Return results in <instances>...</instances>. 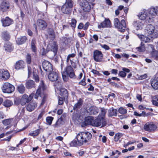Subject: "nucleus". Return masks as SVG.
I'll return each instance as SVG.
<instances>
[{"label":"nucleus","mask_w":158,"mask_h":158,"mask_svg":"<svg viewBox=\"0 0 158 158\" xmlns=\"http://www.w3.org/2000/svg\"><path fill=\"white\" fill-rule=\"evenodd\" d=\"M69 60H70V62H71V65L73 67H74L75 66H76L75 65V63L74 62H73L71 60V59H70V58H68V57H67V60H66L67 62V63H68L69 62Z\"/></svg>","instance_id":"61"},{"label":"nucleus","mask_w":158,"mask_h":158,"mask_svg":"<svg viewBox=\"0 0 158 158\" xmlns=\"http://www.w3.org/2000/svg\"><path fill=\"white\" fill-rule=\"evenodd\" d=\"M53 119V118L52 117L48 116L46 118L47 124L50 125L52 123Z\"/></svg>","instance_id":"39"},{"label":"nucleus","mask_w":158,"mask_h":158,"mask_svg":"<svg viewBox=\"0 0 158 158\" xmlns=\"http://www.w3.org/2000/svg\"><path fill=\"white\" fill-rule=\"evenodd\" d=\"M111 26L110 22L108 19H105V20L100 23V25H98V28L110 27Z\"/></svg>","instance_id":"18"},{"label":"nucleus","mask_w":158,"mask_h":158,"mask_svg":"<svg viewBox=\"0 0 158 158\" xmlns=\"http://www.w3.org/2000/svg\"><path fill=\"white\" fill-rule=\"evenodd\" d=\"M70 145L72 146H80L79 145L78 143V141L76 142V140H73L70 143Z\"/></svg>","instance_id":"52"},{"label":"nucleus","mask_w":158,"mask_h":158,"mask_svg":"<svg viewBox=\"0 0 158 158\" xmlns=\"http://www.w3.org/2000/svg\"><path fill=\"white\" fill-rule=\"evenodd\" d=\"M93 57L94 60L97 62L102 61L103 55L102 52L98 50H95L94 52Z\"/></svg>","instance_id":"8"},{"label":"nucleus","mask_w":158,"mask_h":158,"mask_svg":"<svg viewBox=\"0 0 158 158\" xmlns=\"http://www.w3.org/2000/svg\"><path fill=\"white\" fill-rule=\"evenodd\" d=\"M101 116H100L103 117V118H104V116H105L106 112V110L104 108H101Z\"/></svg>","instance_id":"51"},{"label":"nucleus","mask_w":158,"mask_h":158,"mask_svg":"<svg viewBox=\"0 0 158 158\" xmlns=\"http://www.w3.org/2000/svg\"><path fill=\"white\" fill-rule=\"evenodd\" d=\"M123 135V134L121 133H118L115 134L114 137V141H118L119 139Z\"/></svg>","instance_id":"42"},{"label":"nucleus","mask_w":158,"mask_h":158,"mask_svg":"<svg viewBox=\"0 0 158 158\" xmlns=\"http://www.w3.org/2000/svg\"><path fill=\"white\" fill-rule=\"evenodd\" d=\"M157 128V126L152 122L147 123L144 126V130L149 132H154Z\"/></svg>","instance_id":"7"},{"label":"nucleus","mask_w":158,"mask_h":158,"mask_svg":"<svg viewBox=\"0 0 158 158\" xmlns=\"http://www.w3.org/2000/svg\"><path fill=\"white\" fill-rule=\"evenodd\" d=\"M17 90L19 93L20 94H23L25 90V88L23 84L17 86Z\"/></svg>","instance_id":"34"},{"label":"nucleus","mask_w":158,"mask_h":158,"mask_svg":"<svg viewBox=\"0 0 158 158\" xmlns=\"http://www.w3.org/2000/svg\"><path fill=\"white\" fill-rule=\"evenodd\" d=\"M134 25L137 30L142 29L143 27V25L141 22H136L134 24Z\"/></svg>","instance_id":"33"},{"label":"nucleus","mask_w":158,"mask_h":158,"mask_svg":"<svg viewBox=\"0 0 158 158\" xmlns=\"http://www.w3.org/2000/svg\"><path fill=\"white\" fill-rule=\"evenodd\" d=\"M45 89V87L44 86L43 81H40V84L39 88L36 91V93L34 95V98L37 99L39 96H41L42 91H44Z\"/></svg>","instance_id":"9"},{"label":"nucleus","mask_w":158,"mask_h":158,"mask_svg":"<svg viewBox=\"0 0 158 158\" xmlns=\"http://www.w3.org/2000/svg\"><path fill=\"white\" fill-rule=\"evenodd\" d=\"M155 100H152V103L153 105L158 106V95L155 96Z\"/></svg>","instance_id":"48"},{"label":"nucleus","mask_w":158,"mask_h":158,"mask_svg":"<svg viewBox=\"0 0 158 158\" xmlns=\"http://www.w3.org/2000/svg\"><path fill=\"white\" fill-rule=\"evenodd\" d=\"M63 123L64 121L62 118H60L54 125V127L55 128H57L60 126V125L63 124Z\"/></svg>","instance_id":"36"},{"label":"nucleus","mask_w":158,"mask_h":158,"mask_svg":"<svg viewBox=\"0 0 158 158\" xmlns=\"http://www.w3.org/2000/svg\"><path fill=\"white\" fill-rule=\"evenodd\" d=\"M87 110L89 114L91 115L96 114L98 113L99 111L98 108L94 106L88 107Z\"/></svg>","instance_id":"16"},{"label":"nucleus","mask_w":158,"mask_h":158,"mask_svg":"<svg viewBox=\"0 0 158 158\" xmlns=\"http://www.w3.org/2000/svg\"><path fill=\"white\" fill-rule=\"evenodd\" d=\"M27 95L24 94L20 99V104L22 106H24L27 103L29 102L28 99H27Z\"/></svg>","instance_id":"29"},{"label":"nucleus","mask_w":158,"mask_h":158,"mask_svg":"<svg viewBox=\"0 0 158 158\" xmlns=\"http://www.w3.org/2000/svg\"><path fill=\"white\" fill-rule=\"evenodd\" d=\"M24 67V62L23 61H19L17 62L15 66V68L19 69H23Z\"/></svg>","instance_id":"28"},{"label":"nucleus","mask_w":158,"mask_h":158,"mask_svg":"<svg viewBox=\"0 0 158 158\" xmlns=\"http://www.w3.org/2000/svg\"><path fill=\"white\" fill-rule=\"evenodd\" d=\"M11 120L10 119H5L2 121V123L4 125H7L10 123Z\"/></svg>","instance_id":"47"},{"label":"nucleus","mask_w":158,"mask_h":158,"mask_svg":"<svg viewBox=\"0 0 158 158\" xmlns=\"http://www.w3.org/2000/svg\"><path fill=\"white\" fill-rule=\"evenodd\" d=\"M34 95V94L32 93L29 96V97H28V96L27 95V99H28V101L29 102H30L32 99Z\"/></svg>","instance_id":"63"},{"label":"nucleus","mask_w":158,"mask_h":158,"mask_svg":"<svg viewBox=\"0 0 158 158\" xmlns=\"http://www.w3.org/2000/svg\"><path fill=\"white\" fill-rule=\"evenodd\" d=\"M26 61L27 63L28 64H30L31 61V54H27L26 56Z\"/></svg>","instance_id":"44"},{"label":"nucleus","mask_w":158,"mask_h":158,"mask_svg":"<svg viewBox=\"0 0 158 158\" xmlns=\"http://www.w3.org/2000/svg\"><path fill=\"white\" fill-rule=\"evenodd\" d=\"M151 85L152 87L155 89H158V78L155 77L151 80Z\"/></svg>","instance_id":"20"},{"label":"nucleus","mask_w":158,"mask_h":158,"mask_svg":"<svg viewBox=\"0 0 158 158\" xmlns=\"http://www.w3.org/2000/svg\"><path fill=\"white\" fill-rule=\"evenodd\" d=\"M36 42L35 40H32L31 42V48L32 51L34 52H36L37 51V48L35 46Z\"/></svg>","instance_id":"38"},{"label":"nucleus","mask_w":158,"mask_h":158,"mask_svg":"<svg viewBox=\"0 0 158 158\" xmlns=\"http://www.w3.org/2000/svg\"><path fill=\"white\" fill-rule=\"evenodd\" d=\"M62 75L64 80L65 81L68 80L69 77L70 78H76L73 69L70 65L68 66L66 68L64 71L62 73Z\"/></svg>","instance_id":"2"},{"label":"nucleus","mask_w":158,"mask_h":158,"mask_svg":"<svg viewBox=\"0 0 158 158\" xmlns=\"http://www.w3.org/2000/svg\"><path fill=\"white\" fill-rule=\"evenodd\" d=\"M35 86L34 81L32 80H29L26 82V87L27 89L35 88Z\"/></svg>","instance_id":"21"},{"label":"nucleus","mask_w":158,"mask_h":158,"mask_svg":"<svg viewBox=\"0 0 158 158\" xmlns=\"http://www.w3.org/2000/svg\"><path fill=\"white\" fill-rule=\"evenodd\" d=\"M37 106V104L35 102H31L27 106V110L30 112L34 110Z\"/></svg>","instance_id":"22"},{"label":"nucleus","mask_w":158,"mask_h":158,"mask_svg":"<svg viewBox=\"0 0 158 158\" xmlns=\"http://www.w3.org/2000/svg\"><path fill=\"white\" fill-rule=\"evenodd\" d=\"M10 7L9 3L6 1L2 2L0 5V10L5 12Z\"/></svg>","instance_id":"17"},{"label":"nucleus","mask_w":158,"mask_h":158,"mask_svg":"<svg viewBox=\"0 0 158 158\" xmlns=\"http://www.w3.org/2000/svg\"><path fill=\"white\" fill-rule=\"evenodd\" d=\"M155 30V27L152 25L149 24L147 27L146 30L147 33L149 35L152 34Z\"/></svg>","instance_id":"24"},{"label":"nucleus","mask_w":158,"mask_h":158,"mask_svg":"<svg viewBox=\"0 0 158 158\" xmlns=\"http://www.w3.org/2000/svg\"><path fill=\"white\" fill-rule=\"evenodd\" d=\"M140 19L142 20L145 19L147 17V15L145 13H142L138 15Z\"/></svg>","instance_id":"43"},{"label":"nucleus","mask_w":158,"mask_h":158,"mask_svg":"<svg viewBox=\"0 0 158 158\" xmlns=\"http://www.w3.org/2000/svg\"><path fill=\"white\" fill-rule=\"evenodd\" d=\"M93 120V118L92 117L89 116L86 117L85 121L81 123V126L82 127H83L88 125H92Z\"/></svg>","instance_id":"13"},{"label":"nucleus","mask_w":158,"mask_h":158,"mask_svg":"<svg viewBox=\"0 0 158 158\" xmlns=\"http://www.w3.org/2000/svg\"><path fill=\"white\" fill-rule=\"evenodd\" d=\"M120 23L118 18H115L114 20V24L115 27H118V25Z\"/></svg>","instance_id":"49"},{"label":"nucleus","mask_w":158,"mask_h":158,"mask_svg":"<svg viewBox=\"0 0 158 158\" xmlns=\"http://www.w3.org/2000/svg\"><path fill=\"white\" fill-rule=\"evenodd\" d=\"M27 40V37L25 36L17 38L16 42L18 44H21L25 43Z\"/></svg>","instance_id":"30"},{"label":"nucleus","mask_w":158,"mask_h":158,"mask_svg":"<svg viewBox=\"0 0 158 158\" xmlns=\"http://www.w3.org/2000/svg\"><path fill=\"white\" fill-rule=\"evenodd\" d=\"M48 34L52 36V37L54 39L55 38V33L53 30L52 29H50L48 31Z\"/></svg>","instance_id":"53"},{"label":"nucleus","mask_w":158,"mask_h":158,"mask_svg":"<svg viewBox=\"0 0 158 158\" xmlns=\"http://www.w3.org/2000/svg\"><path fill=\"white\" fill-rule=\"evenodd\" d=\"M13 104V103L11 101L7 99L3 103V105L6 107H8L11 106Z\"/></svg>","instance_id":"35"},{"label":"nucleus","mask_w":158,"mask_h":158,"mask_svg":"<svg viewBox=\"0 0 158 158\" xmlns=\"http://www.w3.org/2000/svg\"><path fill=\"white\" fill-rule=\"evenodd\" d=\"M117 109H114L112 108H110L108 110L109 115L110 117L116 116L117 115Z\"/></svg>","instance_id":"27"},{"label":"nucleus","mask_w":158,"mask_h":158,"mask_svg":"<svg viewBox=\"0 0 158 158\" xmlns=\"http://www.w3.org/2000/svg\"><path fill=\"white\" fill-rule=\"evenodd\" d=\"M1 21L2 26L4 27L10 26L13 22V20L10 18L8 17H6L5 18L2 19Z\"/></svg>","instance_id":"14"},{"label":"nucleus","mask_w":158,"mask_h":158,"mask_svg":"<svg viewBox=\"0 0 158 158\" xmlns=\"http://www.w3.org/2000/svg\"><path fill=\"white\" fill-rule=\"evenodd\" d=\"M101 47L106 50H108L110 49V47L107 45L104 44V45H101Z\"/></svg>","instance_id":"64"},{"label":"nucleus","mask_w":158,"mask_h":158,"mask_svg":"<svg viewBox=\"0 0 158 158\" xmlns=\"http://www.w3.org/2000/svg\"><path fill=\"white\" fill-rule=\"evenodd\" d=\"M14 86L8 82L5 83L2 88V91L4 93H11L14 90Z\"/></svg>","instance_id":"6"},{"label":"nucleus","mask_w":158,"mask_h":158,"mask_svg":"<svg viewBox=\"0 0 158 158\" xmlns=\"http://www.w3.org/2000/svg\"><path fill=\"white\" fill-rule=\"evenodd\" d=\"M33 78L36 82H38L39 81V78L38 75V72L35 69H33L32 71Z\"/></svg>","instance_id":"31"},{"label":"nucleus","mask_w":158,"mask_h":158,"mask_svg":"<svg viewBox=\"0 0 158 158\" xmlns=\"http://www.w3.org/2000/svg\"><path fill=\"white\" fill-rule=\"evenodd\" d=\"M76 23L77 21L75 19H72L71 20V22L70 24L72 27L75 28L76 27Z\"/></svg>","instance_id":"50"},{"label":"nucleus","mask_w":158,"mask_h":158,"mask_svg":"<svg viewBox=\"0 0 158 158\" xmlns=\"http://www.w3.org/2000/svg\"><path fill=\"white\" fill-rule=\"evenodd\" d=\"M151 37L153 38H156L158 37V33L156 32H154L152 34H151Z\"/></svg>","instance_id":"60"},{"label":"nucleus","mask_w":158,"mask_h":158,"mask_svg":"<svg viewBox=\"0 0 158 158\" xmlns=\"http://www.w3.org/2000/svg\"><path fill=\"white\" fill-rule=\"evenodd\" d=\"M63 97H58V104L59 105H62L64 102V98Z\"/></svg>","instance_id":"54"},{"label":"nucleus","mask_w":158,"mask_h":158,"mask_svg":"<svg viewBox=\"0 0 158 158\" xmlns=\"http://www.w3.org/2000/svg\"><path fill=\"white\" fill-rule=\"evenodd\" d=\"M5 50L8 52H10L13 50V47L10 45L6 44L4 46Z\"/></svg>","instance_id":"40"},{"label":"nucleus","mask_w":158,"mask_h":158,"mask_svg":"<svg viewBox=\"0 0 158 158\" xmlns=\"http://www.w3.org/2000/svg\"><path fill=\"white\" fill-rule=\"evenodd\" d=\"M40 132V129H38L35 131H34L32 132L29 133V135L33 136H35L38 135Z\"/></svg>","instance_id":"41"},{"label":"nucleus","mask_w":158,"mask_h":158,"mask_svg":"<svg viewBox=\"0 0 158 158\" xmlns=\"http://www.w3.org/2000/svg\"><path fill=\"white\" fill-rule=\"evenodd\" d=\"M144 37H143V39L142 40L143 42L147 43L148 42L150 41V39L148 37L145 36H144Z\"/></svg>","instance_id":"62"},{"label":"nucleus","mask_w":158,"mask_h":158,"mask_svg":"<svg viewBox=\"0 0 158 158\" xmlns=\"http://www.w3.org/2000/svg\"><path fill=\"white\" fill-rule=\"evenodd\" d=\"M118 112L121 114H124L127 113V110L121 107L118 109Z\"/></svg>","instance_id":"45"},{"label":"nucleus","mask_w":158,"mask_h":158,"mask_svg":"<svg viewBox=\"0 0 158 158\" xmlns=\"http://www.w3.org/2000/svg\"><path fill=\"white\" fill-rule=\"evenodd\" d=\"M73 6V2L72 0H67L64 4L62 6L61 11L65 14H70L71 12Z\"/></svg>","instance_id":"3"},{"label":"nucleus","mask_w":158,"mask_h":158,"mask_svg":"<svg viewBox=\"0 0 158 158\" xmlns=\"http://www.w3.org/2000/svg\"><path fill=\"white\" fill-rule=\"evenodd\" d=\"M2 39L5 41L8 40L10 38V35L7 31H4L2 33Z\"/></svg>","instance_id":"32"},{"label":"nucleus","mask_w":158,"mask_h":158,"mask_svg":"<svg viewBox=\"0 0 158 158\" xmlns=\"http://www.w3.org/2000/svg\"><path fill=\"white\" fill-rule=\"evenodd\" d=\"M139 52H143L145 50V47L144 44L142 45L141 46L137 48Z\"/></svg>","instance_id":"59"},{"label":"nucleus","mask_w":158,"mask_h":158,"mask_svg":"<svg viewBox=\"0 0 158 158\" xmlns=\"http://www.w3.org/2000/svg\"><path fill=\"white\" fill-rule=\"evenodd\" d=\"M149 13L151 14L158 16V6L151 7L150 9Z\"/></svg>","instance_id":"25"},{"label":"nucleus","mask_w":158,"mask_h":158,"mask_svg":"<svg viewBox=\"0 0 158 158\" xmlns=\"http://www.w3.org/2000/svg\"><path fill=\"white\" fill-rule=\"evenodd\" d=\"M121 32H124L126 28V24L124 20L122 19L121 20L120 23L118 25V27H116Z\"/></svg>","instance_id":"19"},{"label":"nucleus","mask_w":158,"mask_h":158,"mask_svg":"<svg viewBox=\"0 0 158 158\" xmlns=\"http://www.w3.org/2000/svg\"><path fill=\"white\" fill-rule=\"evenodd\" d=\"M10 77V74L7 71L4 69L0 70V78L4 80L8 79Z\"/></svg>","instance_id":"12"},{"label":"nucleus","mask_w":158,"mask_h":158,"mask_svg":"<svg viewBox=\"0 0 158 158\" xmlns=\"http://www.w3.org/2000/svg\"><path fill=\"white\" fill-rule=\"evenodd\" d=\"M60 95L64 99L67 98L68 96V93L67 90L64 88H62L60 90Z\"/></svg>","instance_id":"26"},{"label":"nucleus","mask_w":158,"mask_h":158,"mask_svg":"<svg viewBox=\"0 0 158 158\" xmlns=\"http://www.w3.org/2000/svg\"><path fill=\"white\" fill-rule=\"evenodd\" d=\"M119 75L122 77H124L126 76V73H125L123 70L122 71H120L119 72Z\"/></svg>","instance_id":"57"},{"label":"nucleus","mask_w":158,"mask_h":158,"mask_svg":"<svg viewBox=\"0 0 158 158\" xmlns=\"http://www.w3.org/2000/svg\"><path fill=\"white\" fill-rule=\"evenodd\" d=\"M152 56L154 59L156 60H158V51L153 52L152 53Z\"/></svg>","instance_id":"46"},{"label":"nucleus","mask_w":158,"mask_h":158,"mask_svg":"<svg viewBox=\"0 0 158 158\" xmlns=\"http://www.w3.org/2000/svg\"><path fill=\"white\" fill-rule=\"evenodd\" d=\"M49 79L52 81H56L58 78V75L57 73L54 71L50 72L48 75Z\"/></svg>","instance_id":"15"},{"label":"nucleus","mask_w":158,"mask_h":158,"mask_svg":"<svg viewBox=\"0 0 158 158\" xmlns=\"http://www.w3.org/2000/svg\"><path fill=\"white\" fill-rule=\"evenodd\" d=\"M42 64L43 68L46 71L50 73L52 71V65L49 62L44 61L43 63Z\"/></svg>","instance_id":"10"},{"label":"nucleus","mask_w":158,"mask_h":158,"mask_svg":"<svg viewBox=\"0 0 158 158\" xmlns=\"http://www.w3.org/2000/svg\"><path fill=\"white\" fill-rule=\"evenodd\" d=\"M14 104L16 105H18L20 103V99L16 98L14 100Z\"/></svg>","instance_id":"56"},{"label":"nucleus","mask_w":158,"mask_h":158,"mask_svg":"<svg viewBox=\"0 0 158 158\" xmlns=\"http://www.w3.org/2000/svg\"><path fill=\"white\" fill-rule=\"evenodd\" d=\"M85 77L84 76L83 78L79 83V84L83 86H85L86 85V83L85 82Z\"/></svg>","instance_id":"55"},{"label":"nucleus","mask_w":158,"mask_h":158,"mask_svg":"<svg viewBox=\"0 0 158 158\" xmlns=\"http://www.w3.org/2000/svg\"><path fill=\"white\" fill-rule=\"evenodd\" d=\"M47 96V94L44 95L42 100V102L41 103V105H43L45 103L46 101Z\"/></svg>","instance_id":"58"},{"label":"nucleus","mask_w":158,"mask_h":158,"mask_svg":"<svg viewBox=\"0 0 158 158\" xmlns=\"http://www.w3.org/2000/svg\"><path fill=\"white\" fill-rule=\"evenodd\" d=\"M34 26L35 27V31L37 34L38 30L37 26L40 30H44L47 28V24L45 21L41 19H39L37 21L36 25L34 24Z\"/></svg>","instance_id":"4"},{"label":"nucleus","mask_w":158,"mask_h":158,"mask_svg":"<svg viewBox=\"0 0 158 158\" xmlns=\"http://www.w3.org/2000/svg\"><path fill=\"white\" fill-rule=\"evenodd\" d=\"M80 6L82 8V9L85 12H89L91 9V6L88 2L84 1L80 3Z\"/></svg>","instance_id":"11"},{"label":"nucleus","mask_w":158,"mask_h":158,"mask_svg":"<svg viewBox=\"0 0 158 158\" xmlns=\"http://www.w3.org/2000/svg\"><path fill=\"white\" fill-rule=\"evenodd\" d=\"M57 45L56 44L55 42H54L52 45H51V50L53 52L54 55L56 54L57 51Z\"/></svg>","instance_id":"37"},{"label":"nucleus","mask_w":158,"mask_h":158,"mask_svg":"<svg viewBox=\"0 0 158 158\" xmlns=\"http://www.w3.org/2000/svg\"><path fill=\"white\" fill-rule=\"evenodd\" d=\"M92 137L91 134L88 132H82L79 133L76 137L78 144L81 145L84 143H86Z\"/></svg>","instance_id":"1"},{"label":"nucleus","mask_w":158,"mask_h":158,"mask_svg":"<svg viewBox=\"0 0 158 158\" xmlns=\"http://www.w3.org/2000/svg\"><path fill=\"white\" fill-rule=\"evenodd\" d=\"M82 104V100L81 98H80L78 101L75 104L73 107V110L76 111L81 106Z\"/></svg>","instance_id":"23"},{"label":"nucleus","mask_w":158,"mask_h":158,"mask_svg":"<svg viewBox=\"0 0 158 158\" xmlns=\"http://www.w3.org/2000/svg\"><path fill=\"white\" fill-rule=\"evenodd\" d=\"M106 124L105 119L103 117L98 116V118L93 120L92 125L98 127L102 125V127L105 126Z\"/></svg>","instance_id":"5"}]
</instances>
